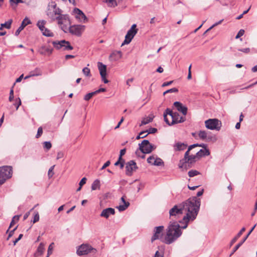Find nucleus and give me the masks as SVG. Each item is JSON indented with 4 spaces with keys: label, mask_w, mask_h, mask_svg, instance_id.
<instances>
[{
    "label": "nucleus",
    "mask_w": 257,
    "mask_h": 257,
    "mask_svg": "<svg viewBox=\"0 0 257 257\" xmlns=\"http://www.w3.org/2000/svg\"><path fill=\"white\" fill-rule=\"evenodd\" d=\"M103 1L107 4L108 7H115L117 6L116 0H104Z\"/></svg>",
    "instance_id": "72a5a7b5"
},
{
    "label": "nucleus",
    "mask_w": 257,
    "mask_h": 257,
    "mask_svg": "<svg viewBox=\"0 0 257 257\" xmlns=\"http://www.w3.org/2000/svg\"><path fill=\"white\" fill-rule=\"evenodd\" d=\"M139 149L142 154H150L156 148L155 145L151 144L147 140H143L139 144Z\"/></svg>",
    "instance_id": "0eeeda50"
},
{
    "label": "nucleus",
    "mask_w": 257,
    "mask_h": 257,
    "mask_svg": "<svg viewBox=\"0 0 257 257\" xmlns=\"http://www.w3.org/2000/svg\"><path fill=\"white\" fill-rule=\"evenodd\" d=\"M178 92V89L177 88H172L171 89L166 90V92L168 93H176Z\"/></svg>",
    "instance_id": "6e6d98bb"
},
{
    "label": "nucleus",
    "mask_w": 257,
    "mask_h": 257,
    "mask_svg": "<svg viewBox=\"0 0 257 257\" xmlns=\"http://www.w3.org/2000/svg\"><path fill=\"white\" fill-rule=\"evenodd\" d=\"M196 154V156L198 157V159H200L202 157L209 156L210 152L208 149H205V150L200 149Z\"/></svg>",
    "instance_id": "b1692460"
},
{
    "label": "nucleus",
    "mask_w": 257,
    "mask_h": 257,
    "mask_svg": "<svg viewBox=\"0 0 257 257\" xmlns=\"http://www.w3.org/2000/svg\"><path fill=\"white\" fill-rule=\"evenodd\" d=\"M138 29L137 28V25L134 24L132 26L131 29L127 32H137Z\"/></svg>",
    "instance_id": "c03bdc74"
},
{
    "label": "nucleus",
    "mask_w": 257,
    "mask_h": 257,
    "mask_svg": "<svg viewBox=\"0 0 257 257\" xmlns=\"http://www.w3.org/2000/svg\"><path fill=\"white\" fill-rule=\"evenodd\" d=\"M96 251V249L91 245L88 244H82L78 247L76 253L77 255L81 256L87 254L90 252L95 253Z\"/></svg>",
    "instance_id": "6e6552de"
},
{
    "label": "nucleus",
    "mask_w": 257,
    "mask_h": 257,
    "mask_svg": "<svg viewBox=\"0 0 257 257\" xmlns=\"http://www.w3.org/2000/svg\"><path fill=\"white\" fill-rule=\"evenodd\" d=\"M239 51L245 53H248L250 51L249 48H243V49H238Z\"/></svg>",
    "instance_id": "e2e57ef3"
},
{
    "label": "nucleus",
    "mask_w": 257,
    "mask_h": 257,
    "mask_svg": "<svg viewBox=\"0 0 257 257\" xmlns=\"http://www.w3.org/2000/svg\"><path fill=\"white\" fill-rule=\"evenodd\" d=\"M73 14L75 18L81 22H85L87 21V18L81 10L78 8H74L73 10Z\"/></svg>",
    "instance_id": "f8f14e48"
},
{
    "label": "nucleus",
    "mask_w": 257,
    "mask_h": 257,
    "mask_svg": "<svg viewBox=\"0 0 257 257\" xmlns=\"http://www.w3.org/2000/svg\"><path fill=\"white\" fill-rule=\"evenodd\" d=\"M180 114L177 112H173L170 108H167L163 114L164 121L169 125L178 123Z\"/></svg>",
    "instance_id": "20e7f679"
},
{
    "label": "nucleus",
    "mask_w": 257,
    "mask_h": 257,
    "mask_svg": "<svg viewBox=\"0 0 257 257\" xmlns=\"http://www.w3.org/2000/svg\"><path fill=\"white\" fill-rule=\"evenodd\" d=\"M53 244H54V243L52 242L49 245V246L48 247V251H47V255H48L49 256L52 253V250L53 249Z\"/></svg>",
    "instance_id": "49530a36"
},
{
    "label": "nucleus",
    "mask_w": 257,
    "mask_h": 257,
    "mask_svg": "<svg viewBox=\"0 0 257 257\" xmlns=\"http://www.w3.org/2000/svg\"><path fill=\"white\" fill-rule=\"evenodd\" d=\"M154 117V116L153 115H150L148 117H144L141 121V125H145L150 123V122H152L153 120Z\"/></svg>",
    "instance_id": "c756f323"
},
{
    "label": "nucleus",
    "mask_w": 257,
    "mask_h": 257,
    "mask_svg": "<svg viewBox=\"0 0 257 257\" xmlns=\"http://www.w3.org/2000/svg\"><path fill=\"white\" fill-rule=\"evenodd\" d=\"M174 106L176 107L178 111L182 113L184 115H186L187 113L188 108L186 106L183 105L179 101H175L174 103Z\"/></svg>",
    "instance_id": "4468645a"
},
{
    "label": "nucleus",
    "mask_w": 257,
    "mask_h": 257,
    "mask_svg": "<svg viewBox=\"0 0 257 257\" xmlns=\"http://www.w3.org/2000/svg\"><path fill=\"white\" fill-rule=\"evenodd\" d=\"M208 133L205 131H200L198 133V136L202 140H205L207 139Z\"/></svg>",
    "instance_id": "473e14b6"
},
{
    "label": "nucleus",
    "mask_w": 257,
    "mask_h": 257,
    "mask_svg": "<svg viewBox=\"0 0 257 257\" xmlns=\"http://www.w3.org/2000/svg\"><path fill=\"white\" fill-rule=\"evenodd\" d=\"M110 161H107L102 166V167L101 168V170H102L104 169L105 168H106L107 167L109 166L110 165Z\"/></svg>",
    "instance_id": "680f3d73"
},
{
    "label": "nucleus",
    "mask_w": 257,
    "mask_h": 257,
    "mask_svg": "<svg viewBox=\"0 0 257 257\" xmlns=\"http://www.w3.org/2000/svg\"><path fill=\"white\" fill-rule=\"evenodd\" d=\"M136 33H126L125 36V39L123 43L121 44V46L125 44H128L133 39Z\"/></svg>",
    "instance_id": "412c9836"
},
{
    "label": "nucleus",
    "mask_w": 257,
    "mask_h": 257,
    "mask_svg": "<svg viewBox=\"0 0 257 257\" xmlns=\"http://www.w3.org/2000/svg\"><path fill=\"white\" fill-rule=\"evenodd\" d=\"M115 210L112 208H107L103 209L100 214V216L102 217L107 219L110 215H114L115 214Z\"/></svg>",
    "instance_id": "2eb2a0df"
},
{
    "label": "nucleus",
    "mask_w": 257,
    "mask_h": 257,
    "mask_svg": "<svg viewBox=\"0 0 257 257\" xmlns=\"http://www.w3.org/2000/svg\"><path fill=\"white\" fill-rule=\"evenodd\" d=\"M13 174L11 166H3L0 167V185L3 184L7 180L11 178Z\"/></svg>",
    "instance_id": "423d86ee"
},
{
    "label": "nucleus",
    "mask_w": 257,
    "mask_h": 257,
    "mask_svg": "<svg viewBox=\"0 0 257 257\" xmlns=\"http://www.w3.org/2000/svg\"><path fill=\"white\" fill-rule=\"evenodd\" d=\"M14 105L16 106V109L17 110L19 107L21 105V100L20 98L16 99V103Z\"/></svg>",
    "instance_id": "3c124183"
},
{
    "label": "nucleus",
    "mask_w": 257,
    "mask_h": 257,
    "mask_svg": "<svg viewBox=\"0 0 257 257\" xmlns=\"http://www.w3.org/2000/svg\"><path fill=\"white\" fill-rule=\"evenodd\" d=\"M186 118L185 116H180V115L179 117V120L177 121V122H178V123H181L184 122Z\"/></svg>",
    "instance_id": "0e129e2a"
},
{
    "label": "nucleus",
    "mask_w": 257,
    "mask_h": 257,
    "mask_svg": "<svg viewBox=\"0 0 257 257\" xmlns=\"http://www.w3.org/2000/svg\"><path fill=\"white\" fill-rule=\"evenodd\" d=\"M46 23V22L44 20H39L38 21L37 25L41 32L45 31V32H49L48 29L45 27Z\"/></svg>",
    "instance_id": "4be33fe9"
},
{
    "label": "nucleus",
    "mask_w": 257,
    "mask_h": 257,
    "mask_svg": "<svg viewBox=\"0 0 257 257\" xmlns=\"http://www.w3.org/2000/svg\"><path fill=\"white\" fill-rule=\"evenodd\" d=\"M185 163H188L186 160H184L183 158L180 160L178 164L179 168L180 169H183Z\"/></svg>",
    "instance_id": "ea45409f"
},
{
    "label": "nucleus",
    "mask_w": 257,
    "mask_h": 257,
    "mask_svg": "<svg viewBox=\"0 0 257 257\" xmlns=\"http://www.w3.org/2000/svg\"><path fill=\"white\" fill-rule=\"evenodd\" d=\"M18 227V226H17L16 227H15L13 230H11L9 232V235H8V237L7 238V240H9V238L12 236H13V235L14 234V231L17 229Z\"/></svg>",
    "instance_id": "13d9d810"
},
{
    "label": "nucleus",
    "mask_w": 257,
    "mask_h": 257,
    "mask_svg": "<svg viewBox=\"0 0 257 257\" xmlns=\"http://www.w3.org/2000/svg\"><path fill=\"white\" fill-rule=\"evenodd\" d=\"M201 205V200L196 197L190 198L179 205H175L169 210L170 218L177 219L182 217V219L179 221L180 223H184L181 226L182 229L187 227L189 221L194 220L198 213Z\"/></svg>",
    "instance_id": "f257e3e1"
},
{
    "label": "nucleus",
    "mask_w": 257,
    "mask_h": 257,
    "mask_svg": "<svg viewBox=\"0 0 257 257\" xmlns=\"http://www.w3.org/2000/svg\"><path fill=\"white\" fill-rule=\"evenodd\" d=\"M43 134V128L41 126L39 127L38 129L37 134L36 136V138H40Z\"/></svg>",
    "instance_id": "de8ad7c7"
},
{
    "label": "nucleus",
    "mask_w": 257,
    "mask_h": 257,
    "mask_svg": "<svg viewBox=\"0 0 257 257\" xmlns=\"http://www.w3.org/2000/svg\"><path fill=\"white\" fill-rule=\"evenodd\" d=\"M207 141L209 142L211 141L213 142H215L217 140V138L215 135H212L210 133L207 134V137L206 139Z\"/></svg>",
    "instance_id": "c9c22d12"
},
{
    "label": "nucleus",
    "mask_w": 257,
    "mask_h": 257,
    "mask_svg": "<svg viewBox=\"0 0 257 257\" xmlns=\"http://www.w3.org/2000/svg\"><path fill=\"white\" fill-rule=\"evenodd\" d=\"M23 236V235L22 234H20L19 237L14 241V245H15L17 242L22 238Z\"/></svg>",
    "instance_id": "338daca9"
},
{
    "label": "nucleus",
    "mask_w": 257,
    "mask_h": 257,
    "mask_svg": "<svg viewBox=\"0 0 257 257\" xmlns=\"http://www.w3.org/2000/svg\"><path fill=\"white\" fill-rule=\"evenodd\" d=\"M94 95H95V93L93 91L92 92H90L87 93L84 96V99L86 101H88Z\"/></svg>",
    "instance_id": "4c0bfd02"
},
{
    "label": "nucleus",
    "mask_w": 257,
    "mask_h": 257,
    "mask_svg": "<svg viewBox=\"0 0 257 257\" xmlns=\"http://www.w3.org/2000/svg\"><path fill=\"white\" fill-rule=\"evenodd\" d=\"M13 99H14V90H13V89L12 88L10 90V96L9 98V100L10 101H12Z\"/></svg>",
    "instance_id": "4d7b16f0"
},
{
    "label": "nucleus",
    "mask_w": 257,
    "mask_h": 257,
    "mask_svg": "<svg viewBox=\"0 0 257 257\" xmlns=\"http://www.w3.org/2000/svg\"><path fill=\"white\" fill-rule=\"evenodd\" d=\"M222 21V20H221L220 21H219L217 23H215L214 24H213L212 26H211L210 27H209L208 29H207L206 30H205V31L204 32L205 33H207V32H208L209 31H210L214 27L217 26V25L220 24L221 23V22Z\"/></svg>",
    "instance_id": "603ef678"
},
{
    "label": "nucleus",
    "mask_w": 257,
    "mask_h": 257,
    "mask_svg": "<svg viewBox=\"0 0 257 257\" xmlns=\"http://www.w3.org/2000/svg\"><path fill=\"white\" fill-rule=\"evenodd\" d=\"M12 22V20L10 19L4 24H2L0 27V30H3L4 28H5L6 29H10L11 28Z\"/></svg>",
    "instance_id": "7c9ffc66"
},
{
    "label": "nucleus",
    "mask_w": 257,
    "mask_h": 257,
    "mask_svg": "<svg viewBox=\"0 0 257 257\" xmlns=\"http://www.w3.org/2000/svg\"><path fill=\"white\" fill-rule=\"evenodd\" d=\"M86 178L85 177L83 178L80 181L79 185L80 186H82L83 185H84L86 183Z\"/></svg>",
    "instance_id": "052dcab7"
},
{
    "label": "nucleus",
    "mask_w": 257,
    "mask_h": 257,
    "mask_svg": "<svg viewBox=\"0 0 257 257\" xmlns=\"http://www.w3.org/2000/svg\"><path fill=\"white\" fill-rule=\"evenodd\" d=\"M62 11L59 8L57 7L56 3L54 2L50 3L48 6V9L47 11V16L52 20L57 19L59 20L58 17L59 16H62L61 15Z\"/></svg>",
    "instance_id": "39448f33"
},
{
    "label": "nucleus",
    "mask_w": 257,
    "mask_h": 257,
    "mask_svg": "<svg viewBox=\"0 0 257 257\" xmlns=\"http://www.w3.org/2000/svg\"><path fill=\"white\" fill-rule=\"evenodd\" d=\"M58 18H59L58 24L64 32H67L68 29H69V32H81L85 30L84 25H78L70 26L69 21L65 18V16H59Z\"/></svg>",
    "instance_id": "7ed1b4c3"
},
{
    "label": "nucleus",
    "mask_w": 257,
    "mask_h": 257,
    "mask_svg": "<svg viewBox=\"0 0 257 257\" xmlns=\"http://www.w3.org/2000/svg\"><path fill=\"white\" fill-rule=\"evenodd\" d=\"M155 160V157L154 156H150L148 159H147V162L149 164H151L152 165H153V161H154Z\"/></svg>",
    "instance_id": "bf43d9fd"
},
{
    "label": "nucleus",
    "mask_w": 257,
    "mask_h": 257,
    "mask_svg": "<svg viewBox=\"0 0 257 257\" xmlns=\"http://www.w3.org/2000/svg\"><path fill=\"white\" fill-rule=\"evenodd\" d=\"M200 174V173L199 171L195 170H191L189 171L188 173V176L190 177H193L195 176L199 175Z\"/></svg>",
    "instance_id": "e433bc0d"
},
{
    "label": "nucleus",
    "mask_w": 257,
    "mask_h": 257,
    "mask_svg": "<svg viewBox=\"0 0 257 257\" xmlns=\"http://www.w3.org/2000/svg\"><path fill=\"white\" fill-rule=\"evenodd\" d=\"M181 228H182L177 221H171L164 238V242L170 244L176 240L182 235Z\"/></svg>",
    "instance_id": "f03ea898"
},
{
    "label": "nucleus",
    "mask_w": 257,
    "mask_h": 257,
    "mask_svg": "<svg viewBox=\"0 0 257 257\" xmlns=\"http://www.w3.org/2000/svg\"><path fill=\"white\" fill-rule=\"evenodd\" d=\"M100 182L98 180H95L91 185V189L92 190H95L97 188H99Z\"/></svg>",
    "instance_id": "f704fd0d"
},
{
    "label": "nucleus",
    "mask_w": 257,
    "mask_h": 257,
    "mask_svg": "<svg viewBox=\"0 0 257 257\" xmlns=\"http://www.w3.org/2000/svg\"><path fill=\"white\" fill-rule=\"evenodd\" d=\"M40 53L42 55H50L52 54L53 49L49 46H43L40 49Z\"/></svg>",
    "instance_id": "a211bd4d"
},
{
    "label": "nucleus",
    "mask_w": 257,
    "mask_h": 257,
    "mask_svg": "<svg viewBox=\"0 0 257 257\" xmlns=\"http://www.w3.org/2000/svg\"><path fill=\"white\" fill-rule=\"evenodd\" d=\"M97 66L102 80L104 83H107L108 82V80L106 78V66L103 64L102 62H98L97 63Z\"/></svg>",
    "instance_id": "9b49d317"
},
{
    "label": "nucleus",
    "mask_w": 257,
    "mask_h": 257,
    "mask_svg": "<svg viewBox=\"0 0 257 257\" xmlns=\"http://www.w3.org/2000/svg\"><path fill=\"white\" fill-rule=\"evenodd\" d=\"M43 145L44 149H46L47 151L49 150L52 147L50 142H44Z\"/></svg>",
    "instance_id": "58836bf2"
},
{
    "label": "nucleus",
    "mask_w": 257,
    "mask_h": 257,
    "mask_svg": "<svg viewBox=\"0 0 257 257\" xmlns=\"http://www.w3.org/2000/svg\"><path fill=\"white\" fill-rule=\"evenodd\" d=\"M121 200L123 203V205H120L117 207L119 211L125 210L130 206V204L128 202L125 201L124 196H123L121 198Z\"/></svg>",
    "instance_id": "6ab92c4d"
},
{
    "label": "nucleus",
    "mask_w": 257,
    "mask_h": 257,
    "mask_svg": "<svg viewBox=\"0 0 257 257\" xmlns=\"http://www.w3.org/2000/svg\"><path fill=\"white\" fill-rule=\"evenodd\" d=\"M245 227H242L239 231L237 235L231 240L230 242V246H231L238 239V238L242 235V233L245 231Z\"/></svg>",
    "instance_id": "cd10ccee"
},
{
    "label": "nucleus",
    "mask_w": 257,
    "mask_h": 257,
    "mask_svg": "<svg viewBox=\"0 0 257 257\" xmlns=\"http://www.w3.org/2000/svg\"><path fill=\"white\" fill-rule=\"evenodd\" d=\"M153 165L160 166L164 165L163 161L160 158H157L153 162Z\"/></svg>",
    "instance_id": "2f4dec72"
},
{
    "label": "nucleus",
    "mask_w": 257,
    "mask_h": 257,
    "mask_svg": "<svg viewBox=\"0 0 257 257\" xmlns=\"http://www.w3.org/2000/svg\"><path fill=\"white\" fill-rule=\"evenodd\" d=\"M55 167V165H53L51 166L50 169H49L48 172V176L49 178H51L52 177V176L54 175L53 170Z\"/></svg>",
    "instance_id": "79ce46f5"
},
{
    "label": "nucleus",
    "mask_w": 257,
    "mask_h": 257,
    "mask_svg": "<svg viewBox=\"0 0 257 257\" xmlns=\"http://www.w3.org/2000/svg\"><path fill=\"white\" fill-rule=\"evenodd\" d=\"M31 24V21L28 18H25L23 21L21 26L17 30L16 32H21L24 28L28 24Z\"/></svg>",
    "instance_id": "393cba45"
},
{
    "label": "nucleus",
    "mask_w": 257,
    "mask_h": 257,
    "mask_svg": "<svg viewBox=\"0 0 257 257\" xmlns=\"http://www.w3.org/2000/svg\"><path fill=\"white\" fill-rule=\"evenodd\" d=\"M39 220V213L38 212H37L34 216V218H33V223H35L37 222H38Z\"/></svg>",
    "instance_id": "09e8293b"
},
{
    "label": "nucleus",
    "mask_w": 257,
    "mask_h": 257,
    "mask_svg": "<svg viewBox=\"0 0 257 257\" xmlns=\"http://www.w3.org/2000/svg\"><path fill=\"white\" fill-rule=\"evenodd\" d=\"M146 133V132H144V131L141 132L139 134V135L136 137V139L139 140V139H143V138L146 137L148 136V134H146V135H145V136H143V134H144Z\"/></svg>",
    "instance_id": "a18cd8bd"
},
{
    "label": "nucleus",
    "mask_w": 257,
    "mask_h": 257,
    "mask_svg": "<svg viewBox=\"0 0 257 257\" xmlns=\"http://www.w3.org/2000/svg\"><path fill=\"white\" fill-rule=\"evenodd\" d=\"M256 226V224H255L250 230V231L248 232L247 234L244 237V238L241 240V241L239 242L233 248L232 252L230 253L229 256H231L232 255V254L239 248V247L244 243V242L246 240L249 234L251 233V232L253 230L255 227Z\"/></svg>",
    "instance_id": "ddd939ff"
},
{
    "label": "nucleus",
    "mask_w": 257,
    "mask_h": 257,
    "mask_svg": "<svg viewBox=\"0 0 257 257\" xmlns=\"http://www.w3.org/2000/svg\"><path fill=\"white\" fill-rule=\"evenodd\" d=\"M164 226H159L156 227L155 228L154 234L152 237L151 241L153 242L154 240L159 239V234H160L162 231L163 230Z\"/></svg>",
    "instance_id": "dca6fc26"
},
{
    "label": "nucleus",
    "mask_w": 257,
    "mask_h": 257,
    "mask_svg": "<svg viewBox=\"0 0 257 257\" xmlns=\"http://www.w3.org/2000/svg\"><path fill=\"white\" fill-rule=\"evenodd\" d=\"M154 257H164V253L163 252H160L157 250L154 256Z\"/></svg>",
    "instance_id": "5fc2aeb1"
},
{
    "label": "nucleus",
    "mask_w": 257,
    "mask_h": 257,
    "mask_svg": "<svg viewBox=\"0 0 257 257\" xmlns=\"http://www.w3.org/2000/svg\"><path fill=\"white\" fill-rule=\"evenodd\" d=\"M187 144L180 142L176 143L174 146V150L175 151H183L186 149Z\"/></svg>",
    "instance_id": "f3484780"
},
{
    "label": "nucleus",
    "mask_w": 257,
    "mask_h": 257,
    "mask_svg": "<svg viewBox=\"0 0 257 257\" xmlns=\"http://www.w3.org/2000/svg\"><path fill=\"white\" fill-rule=\"evenodd\" d=\"M141 153H142L140 151L139 149H138L136 151V154L138 157L142 159H144L145 158V155H144L145 154H141Z\"/></svg>",
    "instance_id": "8fccbe9b"
},
{
    "label": "nucleus",
    "mask_w": 257,
    "mask_h": 257,
    "mask_svg": "<svg viewBox=\"0 0 257 257\" xmlns=\"http://www.w3.org/2000/svg\"><path fill=\"white\" fill-rule=\"evenodd\" d=\"M65 40L60 41H54L52 42L54 47L57 50H62L63 46H64V43L63 42H66Z\"/></svg>",
    "instance_id": "5701e85b"
},
{
    "label": "nucleus",
    "mask_w": 257,
    "mask_h": 257,
    "mask_svg": "<svg viewBox=\"0 0 257 257\" xmlns=\"http://www.w3.org/2000/svg\"><path fill=\"white\" fill-rule=\"evenodd\" d=\"M82 72L86 76H90V69L88 68L87 67H84L82 69Z\"/></svg>",
    "instance_id": "a19ab883"
},
{
    "label": "nucleus",
    "mask_w": 257,
    "mask_h": 257,
    "mask_svg": "<svg viewBox=\"0 0 257 257\" xmlns=\"http://www.w3.org/2000/svg\"><path fill=\"white\" fill-rule=\"evenodd\" d=\"M189 151H187L185 153V154H184V158L183 159H184V160H186L190 156V155H189Z\"/></svg>",
    "instance_id": "774afa93"
},
{
    "label": "nucleus",
    "mask_w": 257,
    "mask_h": 257,
    "mask_svg": "<svg viewBox=\"0 0 257 257\" xmlns=\"http://www.w3.org/2000/svg\"><path fill=\"white\" fill-rule=\"evenodd\" d=\"M41 73L40 72V71H39V73H34V72H30V75H29V76H27L25 77V79H26L29 77H30L31 76H39V75H41Z\"/></svg>",
    "instance_id": "864d4df0"
},
{
    "label": "nucleus",
    "mask_w": 257,
    "mask_h": 257,
    "mask_svg": "<svg viewBox=\"0 0 257 257\" xmlns=\"http://www.w3.org/2000/svg\"><path fill=\"white\" fill-rule=\"evenodd\" d=\"M106 91V89L105 88H100L99 89H98V90L94 91L95 93V94L98 93H100V92H105Z\"/></svg>",
    "instance_id": "69168bd1"
},
{
    "label": "nucleus",
    "mask_w": 257,
    "mask_h": 257,
    "mask_svg": "<svg viewBox=\"0 0 257 257\" xmlns=\"http://www.w3.org/2000/svg\"><path fill=\"white\" fill-rule=\"evenodd\" d=\"M64 46H63L62 50L65 51H69L73 49V47L71 45L69 41L63 42Z\"/></svg>",
    "instance_id": "c85d7f7f"
},
{
    "label": "nucleus",
    "mask_w": 257,
    "mask_h": 257,
    "mask_svg": "<svg viewBox=\"0 0 257 257\" xmlns=\"http://www.w3.org/2000/svg\"><path fill=\"white\" fill-rule=\"evenodd\" d=\"M122 56V53L120 51H113L110 55L114 60L116 61L119 59Z\"/></svg>",
    "instance_id": "bb28decb"
},
{
    "label": "nucleus",
    "mask_w": 257,
    "mask_h": 257,
    "mask_svg": "<svg viewBox=\"0 0 257 257\" xmlns=\"http://www.w3.org/2000/svg\"><path fill=\"white\" fill-rule=\"evenodd\" d=\"M205 124L208 129L219 131L221 126V122L217 118L209 119L205 121Z\"/></svg>",
    "instance_id": "1a4fd4ad"
},
{
    "label": "nucleus",
    "mask_w": 257,
    "mask_h": 257,
    "mask_svg": "<svg viewBox=\"0 0 257 257\" xmlns=\"http://www.w3.org/2000/svg\"><path fill=\"white\" fill-rule=\"evenodd\" d=\"M137 165L134 160H131L126 163L125 174L127 176H131L134 171L138 169Z\"/></svg>",
    "instance_id": "9d476101"
},
{
    "label": "nucleus",
    "mask_w": 257,
    "mask_h": 257,
    "mask_svg": "<svg viewBox=\"0 0 257 257\" xmlns=\"http://www.w3.org/2000/svg\"><path fill=\"white\" fill-rule=\"evenodd\" d=\"M144 132H146L147 134H154L157 132V129L154 127H150L149 130L147 131H144Z\"/></svg>",
    "instance_id": "37998d69"
},
{
    "label": "nucleus",
    "mask_w": 257,
    "mask_h": 257,
    "mask_svg": "<svg viewBox=\"0 0 257 257\" xmlns=\"http://www.w3.org/2000/svg\"><path fill=\"white\" fill-rule=\"evenodd\" d=\"M44 243L43 242H41L38 246L36 252L35 253L34 255L35 257H38L40 255H41L44 252L45 248H44Z\"/></svg>",
    "instance_id": "aec40b11"
},
{
    "label": "nucleus",
    "mask_w": 257,
    "mask_h": 257,
    "mask_svg": "<svg viewBox=\"0 0 257 257\" xmlns=\"http://www.w3.org/2000/svg\"><path fill=\"white\" fill-rule=\"evenodd\" d=\"M197 160L199 159L198 157L196 156V154L194 155H190V156L187 159L188 167H192V164L195 163Z\"/></svg>",
    "instance_id": "a878e982"
}]
</instances>
